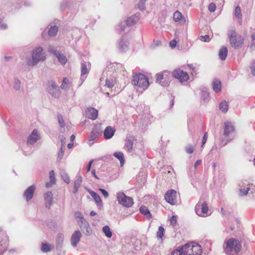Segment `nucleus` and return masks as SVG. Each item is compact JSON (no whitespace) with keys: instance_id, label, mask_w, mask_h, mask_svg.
<instances>
[{"instance_id":"obj_1","label":"nucleus","mask_w":255,"mask_h":255,"mask_svg":"<svg viewBox=\"0 0 255 255\" xmlns=\"http://www.w3.org/2000/svg\"><path fill=\"white\" fill-rule=\"evenodd\" d=\"M224 251L228 255H237L242 249L241 242L237 239L231 238L225 241Z\"/></svg>"},{"instance_id":"obj_2","label":"nucleus","mask_w":255,"mask_h":255,"mask_svg":"<svg viewBox=\"0 0 255 255\" xmlns=\"http://www.w3.org/2000/svg\"><path fill=\"white\" fill-rule=\"evenodd\" d=\"M132 84L136 86L138 90L144 91L149 85L148 78L143 74H135L133 76Z\"/></svg>"},{"instance_id":"obj_3","label":"nucleus","mask_w":255,"mask_h":255,"mask_svg":"<svg viewBox=\"0 0 255 255\" xmlns=\"http://www.w3.org/2000/svg\"><path fill=\"white\" fill-rule=\"evenodd\" d=\"M182 248L185 255H201L202 253L201 246L195 243L186 244Z\"/></svg>"},{"instance_id":"obj_4","label":"nucleus","mask_w":255,"mask_h":255,"mask_svg":"<svg viewBox=\"0 0 255 255\" xmlns=\"http://www.w3.org/2000/svg\"><path fill=\"white\" fill-rule=\"evenodd\" d=\"M228 35L230 39V44L233 47L238 48L244 44L245 37L241 35L237 34L234 29L229 31Z\"/></svg>"},{"instance_id":"obj_5","label":"nucleus","mask_w":255,"mask_h":255,"mask_svg":"<svg viewBox=\"0 0 255 255\" xmlns=\"http://www.w3.org/2000/svg\"><path fill=\"white\" fill-rule=\"evenodd\" d=\"M43 49L41 47H38L33 51L32 59L28 62V65L33 66L36 65L40 61H44L45 56L42 53Z\"/></svg>"},{"instance_id":"obj_6","label":"nucleus","mask_w":255,"mask_h":255,"mask_svg":"<svg viewBox=\"0 0 255 255\" xmlns=\"http://www.w3.org/2000/svg\"><path fill=\"white\" fill-rule=\"evenodd\" d=\"M118 202L126 207H130L133 204V200L131 197L126 196L123 192H120L117 194Z\"/></svg>"},{"instance_id":"obj_7","label":"nucleus","mask_w":255,"mask_h":255,"mask_svg":"<svg viewBox=\"0 0 255 255\" xmlns=\"http://www.w3.org/2000/svg\"><path fill=\"white\" fill-rule=\"evenodd\" d=\"M172 75L181 82L187 81L189 78L188 74L180 69H175L172 72Z\"/></svg>"},{"instance_id":"obj_8","label":"nucleus","mask_w":255,"mask_h":255,"mask_svg":"<svg viewBox=\"0 0 255 255\" xmlns=\"http://www.w3.org/2000/svg\"><path fill=\"white\" fill-rule=\"evenodd\" d=\"M165 200L171 205H174L177 201L176 191L174 190H169L165 194Z\"/></svg>"},{"instance_id":"obj_9","label":"nucleus","mask_w":255,"mask_h":255,"mask_svg":"<svg viewBox=\"0 0 255 255\" xmlns=\"http://www.w3.org/2000/svg\"><path fill=\"white\" fill-rule=\"evenodd\" d=\"M169 72L164 71L156 75V80L157 82H159V83L161 84V85H166V84H168L169 80Z\"/></svg>"},{"instance_id":"obj_10","label":"nucleus","mask_w":255,"mask_h":255,"mask_svg":"<svg viewBox=\"0 0 255 255\" xmlns=\"http://www.w3.org/2000/svg\"><path fill=\"white\" fill-rule=\"evenodd\" d=\"M208 210V207L206 202L202 203L201 205L197 204L195 207L196 214L201 217H204L207 214Z\"/></svg>"},{"instance_id":"obj_11","label":"nucleus","mask_w":255,"mask_h":255,"mask_svg":"<svg viewBox=\"0 0 255 255\" xmlns=\"http://www.w3.org/2000/svg\"><path fill=\"white\" fill-rule=\"evenodd\" d=\"M235 127L230 122H226L224 123V134L228 136L235 131Z\"/></svg>"},{"instance_id":"obj_12","label":"nucleus","mask_w":255,"mask_h":255,"mask_svg":"<svg viewBox=\"0 0 255 255\" xmlns=\"http://www.w3.org/2000/svg\"><path fill=\"white\" fill-rule=\"evenodd\" d=\"M40 139V135L37 129H34L27 138V143L32 144Z\"/></svg>"},{"instance_id":"obj_13","label":"nucleus","mask_w":255,"mask_h":255,"mask_svg":"<svg viewBox=\"0 0 255 255\" xmlns=\"http://www.w3.org/2000/svg\"><path fill=\"white\" fill-rule=\"evenodd\" d=\"M35 190V186L31 185L29 186L24 192L23 196L27 201L31 199L33 196L34 192Z\"/></svg>"},{"instance_id":"obj_14","label":"nucleus","mask_w":255,"mask_h":255,"mask_svg":"<svg viewBox=\"0 0 255 255\" xmlns=\"http://www.w3.org/2000/svg\"><path fill=\"white\" fill-rule=\"evenodd\" d=\"M81 233L79 231H76L71 237V244L73 246L76 247L80 240Z\"/></svg>"},{"instance_id":"obj_15","label":"nucleus","mask_w":255,"mask_h":255,"mask_svg":"<svg viewBox=\"0 0 255 255\" xmlns=\"http://www.w3.org/2000/svg\"><path fill=\"white\" fill-rule=\"evenodd\" d=\"M86 114L89 119L95 120L98 117V111L93 108H90L86 111Z\"/></svg>"},{"instance_id":"obj_16","label":"nucleus","mask_w":255,"mask_h":255,"mask_svg":"<svg viewBox=\"0 0 255 255\" xmlns=\"http://www.w3.org/2000/svg\"><path fill=\"white\" fill-rule=\"evenodd\" d=\"M44 198L45 201V206L49 208L53 202V194L51 192H47L44 195Z\"/></svg>"},{"instance_id":"obj_17","label":"nucleus","mask_w":255,"mask_h":255,"mask_svg":"<svg viewBox=\"0 0 255 255\" xmlns=\"http://www.w3.org/2000/svg\"><path fill=\"white\" fill-rule=\"evenodd\" d=\"M115 130L110 126L107 127L104 131V135L106 139H110L114 135Z\"/></svg>"},{"instance_id":"obj_18","label":"nucleus","mask_w":255,"mask_h":255,"mask_svg":"<svg viewBox=\"0 0 255 255\" xmlns=\"http://www.w3.org/2000/svg\"><path fill=\"white\" fill-rule=\"evenodd\" d=\"M228 49L226 47L222 46L220 49L219 56L222 60H225L228 55Z\"/></svg>"},{"instance_id":"obj_19","label":"nucleus","mask_w":255,"mask_h":255,"mask_svg":"<svg viewBox=\"0 0 255 255\" xmlns=\"http://www.w3.org/2000/svg\"><path fill=\"white\" fill-rule=\"evenodd\" d=\"M49 178L50 181L46 183V187L47 188H49L52 186L55 183L56 180L55 177V173L53 170H51L50 171Z\"/></svg>"},{"instance_id":"obj_20","label":"nucleus","mask_w":255,"mask_h":255,"mask_svg":"<svg viewBox=\"0 0 255 255\" xmlns=\"http://www.w3.org/2000/svg\"><path fill=\"white\" fill-rule=\"evenodd\" d=\"M173 19L176 22H185V20L183 17L181 13L177 10L173 14Z\"/></svg>"},{"instance_id":"obj_21","label":"nucleus","mask_w":255,"mask_h":255,"mask_svg":"<svg viewBox=\"0 0 255 255\" xmlns=\"http://www.w3.org/2000/svg\"><path fill=\"white\" fill-rule=\"evenodd\" d=\"M134 138L132 136H130L128 139L125 144L128 151H131L132 150V145Z\"/></svg>"},{"instance_id":"obj_22","label":"nucleus","mask_w":255,"mask_h":255,"mask_svg":"<svg viewBox=\"0 0 255 255\" xmlns=\"http://www.w3.org/2000/svg\"><path fill=\"white\" fill-rule=\"evenodd\" d=\"M91 196L93 198L98 206L102 205L101 197L96 192L92 191L90 192Z\"/></svg>"},{"instance_id":"obj_23","label":"nucleus","mask_w":255,"mask_h":255,"mask_svg":"<svg viewBox=\"0 0 255 255\" xmlns=\"http://www.w3.org/2000/svg\"><path fill=\"white\" fill-rule=\"evenodd\" d=\"M98 133L96 131H92L90 133V135L88 139L89 144L92 145L94 141L98 137Z\"/></svg>"},{"instance_id":"obj_24","label":"nucleus","mask_w":255,"mask_h":255,"mask_svg":"<svg viewBox=\"0 0 255 255\" xmlns=\"http://www.w3.org/2000/svg\"><path fill=\"white\" fill-rule=\"evenodd\" d=\"M213 85V89L215 92H219L221 91V82L220 81L218 80H214Z\"/></svg>"},{"instance_id":"obj_25","label":"nucleus","mask_w":255,"mask_h":255,"mask_svg":"<svg viewBox=\"0 0 255 255\" xmlns=\"http://www.w3.org/2000/svg\"><path fill=\"white\" fill-rule=\"evenodd\" d=\"M138 20V18L136 16H132L128 18L126 21L128 25H131L136 23Z\"/></svg>"},{"instance_id":"obj_26","label":"nucleus","mask_w":255,"mask_h":255,"mask_svg":"<svg viewBox=\"0 0 255 255\" xmlns=\"http://www.w3.org/2000/svg\"><path fill=\"white\" fill-rule=\"evenodd\" d=\"M228 103L225 101H222L219 105L220 110L224 113H226L228 110Z\"/></svg>"},{"instance_id":"obj_27","label":"nucleus","mask_w":255,"mask_h":255,"mask_svg":"<svg viewBox=\"0 0 255 255\" xmlns=\"http://www.w3.org/2000/svg\"><path fill=\"white\" fill-rule=\"evenodd\" d=\"M54 54L56 55L58 60L62 64H65L67 62V58L65 56L59 53H57L56 51Z\"/></svg>"},{"instance_id":"obj_28","label":"nucleus","mask_w":255,"mask_h":255,"mask_svg":"<svg viewBox=\"0 0 255 255\" xmlns=\"http://www.w3.org/2000/svg\"><path fill=\"white\" fill-rule=\"evenodd\" d=\"M114 155L117 158L120 160L121 165L123 166L125 162L124 156L123 153L121 152H115L114 153Z\"/></svg>"},{"instance_id":"obj_29","label":"nucleus","mask_w":255,"mask_h":255,"mask_svg":"<svg viewBox=\"0 0 255 255\" xmlns=\"http://www.w3.org/2000/svg\"><path fill=\"white\" fill-rule=\"evenodd\" d=\"M139 210H140V212L142 214H143L145 216H147V217H151V215L150 213V212L149 211L148 209L146 207H145L144 206H142L140 208Z\"/></svg>"},{"instance_id":"obj_30","label":"nucleus","mask_w":255,"mask_h":255,"mask_svg":"<svg viewBox=\"0 0 255 255\" xmlns=\"http://www.w3.org/2000/svg\"><path fill=\"white\" fill-rule=\"evenodd\" d=\"M58 31V27L53 26L50 27L48 31V34L50 37L54 36L56 35Z\"/></svg>"},{"instance_id":"obj_31","label":"nucleus","mask_w":255,"mask_h":255,"mask_svg":"<svg viewBox=\"0 0 255 255\" xmlns=\"http://www.w3.org/2000/svg\"><path fill=\"white\" fill-rule=\"evenodd\" d=\"M52 247L50 244L42 243L41 245V251L43 252H48L51 250Z\"/></svg>"},{"instance_id":"obj_32","label":"nucleus","mask_w":255,"mask_h":255,"mask_svg":"<svg viewBox=\"0 0 255 255\" xmlns=\"http://www.w3.org/2000/svg\"><path fill=\"white\" fill-rule=\"evenodd\" d=\"M103 231L105 235L108 237L111 238L112 236V233L111 231L110 228L108 226H105L103 228Z\"/></svg>"},{"instance_id":"obj_33","label":"nucleus","mask_w":255,"mask_h":255,"mask_svg":"<svg viewBox=\"0 0 255 255\" xmlns=\"http://www.w3.org/2000/svg\"><path fill=\"white\" fill-rule=\"evenodd\" d=\"M69 84L70 82L69 80L67 78L64 77L63 79V81L61 85V89H67L69 87Z\"/></svg>"},{"instance_id":"obj_34","label":"nucleus","mask_w":255,"mask_h":255,"mask_svg":"<svg viewBox=\"0 0 255 255\" xmlns=\"http://www.w3.org/2000/svg\"><path fill=\"white\" fill-rule=\"evenodd\" d=\"M75 218L77 220V222L79 224H80V223H83L84 221V219L80 212H75Z\"/></svg>"},{"instance_id":"obj_35","label":"nucleus","mask_w":255,"mask_h":255,"mask_svg":"<svg viewBox=\"0 0 255 255\" xmlns=\"http://www.w3.org/2000/svg\"><path fill=\"white\" fill-rule=\"evenodd\" d=\"M164 233V229L162 226H160L158 228V230L157 232L156 236L159 239H162Z\"/></svg>"},{"instance_id":"obj_36","label":"nucleus","mask_w":255,"mask_h":255,"mask_svg":"<svg viewBox=\"0 0 255 255\" xmlns=\"http://www.w3.org/2000/svg\"><path fill=\"white\" fill-rule=\"evenodd\" d=\"M183 253V250L182 247L178 248L177 249L174 250L171 255H185Z\"/></svg>"},{"instance_id":"obj_37","label":"nucleus","mask_w":255,"mask_h":255,"mask_svg":"<svg viewBox=\"0 0 255 255\" xmlns=\"http://www.w3.org/2000/svg\"><path fill=\"white\" fill-rule=\"evenodd\" d=\"M81 75L83 76L89 72V70L87 67L85 63L81 64Z\"/></svg>"},{"instance_id":"obj_38","label":"nucleus","mask_w":255,"mask_h":255,"mask_svg":"<svg viewBox=\"0 0 255 255\" xmlns=\"http://www.w3.org/2000/svg\"><path fill=\"white\" fill-rule=\"evenodd\" d=\"M234 14L235 16L238 18H240L242 17L241 9L239 6H237L236 7Z\"/></svg>"},{"instance_id":"obj_39","label":"nucleus","mask_w":255,"mask_h":255,"mask_svg":"<svg viewBox=\"0 0 255 255\" xmlns=\"http://www.w3.org/2000/svg\"><path fill=\"white\" fill-rule=\"evenodd\" d=\"M0 242L1 243L0 244V251H1L3 249H5L6 248L8 244L6 239L2 240Z\"/></svg>"},{"instance_id":"obj_40","label":"nucleus","mask_w":255,"mask_h":255,"mask_svg":"<svg viewBox=\"0 0 255 255\" xmlns=\"http://www.w3.org/2000/svg\"><path fill=\"white\" fill-rule=\"evenodd\" d=\"M82 181V177L80 176L74 182V187H80Z\"/></svg>"},{"instance_id":"obj_41","label":"nucleus","mask_w":255,"mask_h":255,"mask_svg":"<svg viewBox=\"0 0 255 255\" xmlns=\"http://www.w3.org/2000/svg\"><path fill=\"white\" fill-rule=\"evenodd\" d=\"M216 6L215 3H211L208 6V9L211 12H214L216 10Z\"/></svg>"},{"instance_id":"obj_42","label":"nucleus","mask_w":255,"mask_h":255,"mask_svg":"<svg viewBox=\"0 0 255 255\" xmlns=\"http://www.w3.org/2000/svg\"><path fill=\"white\" fill-rule=\"evenodd\" d=\"M58 120L59 123V125L61 127H64L65 126V123L62 117L60 115L58 116Z\"/></svg>"},{"instance_id":"obj_43","label":"nucleus","mask_w":255,"mask_h":255,"mask_svg":"<svg viewBox=\"0 0 255 255\" xmlns=\"http://www.w3.org/2000/svg\"><path fill=\"white\" fill-rule=\"evenodd\" d=\"M51 87L52 88V89L51 88L49 89V92L51 94L53 93V92L52 91L53 90L57 91L59 92V90L57 89V86L55 83H52L51 85Z\"/></svg>"},{"instance_id":"obj_44","label":"nucleus","mask_w":255,"mask_h":255,"mask_svg":"<svg viewBox=\"0 0 255 255\" xmlns=\"http://www.w3.org/2000/svg\"><path fill=\"white\" fill-rule=\"evenodd\" d=\"M62 177L64 181L67 183V184L69 183L70 182V179L68 175L66 173H63L62 175Z\"/></svg>"},{"instance_id":"obj_45","label":"nucleus","mask_w":255,"mask_h":255,"mask_svg":"<svg viewBox=\"0 0 255 255\" xmlns=\"http://www.w3.org/2000/svg\"><path fill=\"white\" fill-rule=\"evenodd\" d=\"M200 40L203 42H208L210 41V37L209 35H206L205 36H201L200 37Z\"/></svg>"},{"instance_id":"obj_46","label":"nucleus","mask_w":255,"mask_h":255,"mask_svg":"<svg viewBox=\"0 0 255 255\" xmlns=\"http://www.w3.org/2000/svg\"><path fill=\"white\" fill-rule=\"evenodd\" d=\"M250 190V188L247 187L246 189H241L240 192V195L241 196H245L247 195L249 191Z\"/></svg>"},{"instance_id":"obj_47","label":"nucleus","mask_w":255,"mask_h":255,"mask_svg":"<svg viewBox=\"0 0 255 255\" xmlns=\"http://www.w3.org/2000/svg\"><path fill=\"white\" fill-rule=\"evenodd\" d=\"M170 222L171 225H176L177 223V217L176 216H172L170 218Z\"/></svg>"},{"instance_id":"obj_48","label":"nucleus","mask_w":255,"mask_h":255,"mask_svg":"<svg viewBox=\"0 0 255 255\" xmlns=\"http://www.w3.org/2000/svg\"><path fill=\"white\" fill-rule=\"evenodd\" d=\"M186 150L188 153L191 154L193 153L194 151V148L193 146L190 145L186 148Z\"/></svg>"},{"instance_id":"obj_49","label":"nucleus","mask_w":255,"mask_h":255,"mask_svg":"<svg viewBox=\"0 0 255 255\" xmlns=\"http://www.w3.org/2000/svg\"><path fill=\"white\" fill-rule=\"evenodd\" d=\"M105 86L108 88H112L114 86V84L112 81H110L108 79L106 80Z\"/></svg>"},{"instance_id":"obj_50","label":"nucleus","mask_w":255,"mask_h":255,"mask_svg":"<svg viewBox=\"0 0 255 255\" xmlns=\"http://www.w3.org/2000/svg\"><path fill=\"white\" fill-rule=\"evenodd\" d=\"M207 138H208V133L206 132L204 133V136L202 138V146H203L204 145V144L207 141Z\"/></svg>"},{"instance_id":"obj_51","label":"nucleus","mask_w":255,"mask_h":255,"mask_svg":"<svg viewBox=\"0 0 255 255\" xmlns=\"http://www.w3.org/2000/svg\"><path fill=\"white\" fill-rule=\"evenodd\" d=\"M176 44H177V41L175 39L172 40L169 43V45L172 48H175L176 46Z\"/></svg>"},{"instance_id":"obj_52","label":"nucleus","mask_w":255,"mask_h":255,"mask_svg":"<svg viewBox=\"0 0 255 255\" xmlns=\"http://www.w3.org/2000/svg\"><path fill=\"white\" fill-rule=\"evenodd\" d=\"M99 190L102 192V193L103 194V196L105 198H107V197H108L109 194H108V192L107 191H106L105 189H101V188H100Z\"/></svg>"},{"instance_id":"obj_53","label":"nucleus","mask_w":255,"mask_h":255,"mask_svg":"<svg viewBox=\"0 0 255 255\" xmlns=\"http://www.w3.org/2000/svg\"><path fill=\"white\" fill-rule=\"evenodd\" d=\"M20 81L18 80H16L14 82V88L16 89H18L20 87Z\"/></svg>"},{"instance_id":"obj_54","label":"nucleus","mask_w":255,"mask_h":255,"mask_svg":"<svg viewBox=\"0 0 255 255\" xmlns=\"http://www.w3.org/2000/svg\"><path fill=\"white\" fill-rule=\"evenodd\" d=\"M92 163H93V160H90V162H89L88 166L87 167V172L90 171Z\"/></svg>"},{"instance_id":"obj_55","label":"nucleus","mask_w":255,"mask_h":255,"mask_svg":"<svg viewBox=\"0 0 255 255\" xmlns=\"http://www.w3.org/2000/svg\"><path fill=\"white\" fill-rule=\"evenodd\" d=\"M201 160H198L196 161L195 163V165H194V166H195V168H196L197 167L201 164Z\"/></svg>"},{"instance_id":"obj_56","label":"nucleus","mask_w":255,"mask_h":255,"mask_svg":"<svg viewBox=\"0 0 255 255\" xmlns=\"http://www.w3.org/2000/svg\"><path fill=\"white\" fill-rule=\"evenodd\" d=\"M92 175L97 179H99V178L97 177L96 174V170L95 169H94L92 171Z\"/></svg>"},{"instance_id":"obj_57","label":"nucleus","mask_w":255,"mask_h":255,"mask_svg":"<svg viewBox=\"0 0 255 255\" xmlns=\"http://www.w3.org/2000/svg\"><path fill=\"white\" fill-rule=\"evenodd\" d=\"M174 99H172L170 101V106L169 107L170 108H172L173 107V106L174 105Z\"/></svg>"},{"instance_id":"obj_58","label":"nucleus","mask_w":255,"mask_h":255,"mask_svg":"<svg viewBox=\"0 0 255 255\" xmlns=\"http://www.w3.org/2000/svg\"><path fill=\"white\" fill-rule=\"evenodd\" d=\"M251 38L252 41L255 40V34H252L251 35Z\"/></svg>"},{"instance_id":"obj_59","label":"nucleus","mask_w":255,"mask_h":255,"mask_svg":"<svg viewBox=\"0 0 255 255\" xmlns=\"http://www.w3.org/2000/svg\"><path fill=\"white\" fill-rule=\"evenodd\" d=\"M79 188V187H74V189L73 190V193H76L78 191Z\"/></svg>"},{"instance_id":"obj_60","label":"nucleus","mask_w":255,"mask_h":255,"mask_svg":"<svg viewBox=\"0 0 255 255\" xmlns=\"http://www.w3.org/2000/svg\"><path fill=\"white\" fill-rule=\"evenodd\" d=\"M96 215V213L94 211H91L90 212V215L91 216H94Z\"/></svg>"},{"instance_id":"obj_61","label":"nucleus","mask_w":255,"mask_h":255,"mask_svg":"<svg viewBox=\"0 0 255 255\" xmlns=\"http://www.w3.org/2000/svg\"><path fill=\"white\" fill-rule=\"evenodd\" d=\"M73 146V143H69L68 144V147L69 148H71Z\"/></svg>"},{"instance_id":"obj_62","label":"nucleus","mask_w":255,"mask_h":255,"mask_svg":"<svg viewBox=\"0 0 255 255\" xmlns=\"http://www.w3.org/2000/svg\"><path fill=\"white\" fill-rule=\"evenodd\" d=\"M75 138V135L73 134L71 136L70 139L71 141H73L74 140Z\"/></svg>"},{"instance_id":"obj_63","label":"nucleus","mask_w":255,"mask_h":255,"mask_svg":"<svg viewBox=\"0 0 255 255\" xmlns=\"http://www.w3.org/2000/svg\"><path fill=\"white\" fill-rule=\"evenodd\" d=\"M188 66L189 67V68L190 69H194L193 66V65H192V64H188Z\"/></svg>"},{"instance_id":"obj_64","label":"nucleus","mask_w":255,"mask_h":255,"mask_svg":"<svg viewBox=\"0 0 255 255\" xmlns=\"http://www.w3.org/2000/svg\"><path fill=\"white\" fill-rule=\"evenodd\" d=\"M146 0H140V3H141L142 5L146 1Z\"/></svg>"}]
</instances>
